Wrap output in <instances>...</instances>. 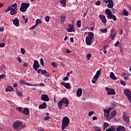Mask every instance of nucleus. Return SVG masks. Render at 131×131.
<instances>
[{
	"mask_svg": "<svg viewBox=\"0 0 131 131\" xmlns=\"http://www.w3.org/2000/svg\"><path fill=\"white\" fill-rule=\"evenodd\" d=\"M17 10V4L16 3H15L13 5L8 6L7 9L5 11V13L10 11V15H15L18 13Z\"/></svg>",
	"mask_w": 131,
	"mask_h": 131,
	"instance_id": "1",
	"label": "nucleus"
},
{
	"mask_svg": "<svg viewBox=\"0 0 131 131\" xmlns=\"http://www.w3.org/2000/svg\"><path fill=\"white\" fill-rule=\"evenodd\" d=\"M21 125V121L17 120L13 123L12 127L13 129H15L16 131H21L20 126Z\"/></svg>",
	"mask_w": 131,
	"mask_h": 131,
	"instance_id": "2",
	"label": "nucleus"
},
{
	"mask_svg": "<svg viewBox=\"0 0 131 131\" xmlns=\"http://www.w3.org/2000/svg\"><path fill=\"white\" fill-rule=\"evenodd\" d=\"M30 3H21L19 10L22 12H26L28 7H29Z\"/></svg>",
	"mask_w": 131,
	"mask_h": 131,
	"instance_id": "3",
	"label": "nucleus"
},
{
	"mask_svg": "<svg viewBox=\"0 0 131 131\" xmlns=\"http://www.w3.org/2000/svg\"><path fill=\"white\" fill-rule=\"evenodd\" d=\"M124 94L126 97H127L128 100L129 101V103L131 104V91H130V90L128 89H125L124 90Z\"/></svg>",
	"mask_w": 131,
	"mask_h": 131,
	"instance_id": "4",
	"label": "nucleus"
},
{
	"mask_svg": "<svg viewBox=\"0 0 131 131\" xmlns=\"http://www.w3.org/2000/svg\"><path fill=\"white\" fill-rule=\"evenodd\" d=\"M105 91H107V95H114L116 94L115 90L112 88H108L106 87Z\"/></svg>",
	"mask_w": 131,
	"mask_h": 131,
	"instance_id": "5",
	"label": "nucleus"
},
{
	"mask_svg": "<svg viewBox=\"0 0 131 131\" xmlns=\"http://www.w3.org/2000/svg\"><path fill=\"white\" fill-rule=\"evenodd\" d=\"M40 66L39 64V62L37 60H34V64L33 65V69L35 71H37V69H39Z\"/></svg>",
	"mask_w": 131,
	"mask_h": 131,
	"instance_id": "6",
	"label": "nucleus"
},
{
	"mask_svg": "<svg viewBox=\"0 0 131 131\" xmlns=\"http://www.w3.org/2000/svg\"><path fill=\"white\" fill-rule=\"evenodd\" d=\"M69 28H68L67 31L68 32H75V27L74 25H72V24H69Z\"/></svg>",
	"mask_w": 131,
	"mask_h": 131,
	"instance_id": "7",
	"label": "nucleus"
},
{
	"mask_svg": "<svg viewBox=\"0 0 131 131\" xmlns=\"http://www.w3.org/2000/svg\"><path fill=\"white\" fill-rule=\"evenodd\" d=\"M41 99L42 100L44 101L45 102H48L49 100V97L47 94H42L41 96Z\"/></svg>",
	"mask_w": 131,
	"mask_h": 131,
	"instance_id": "8",
	"label": "nucleus"
},
{
	"mask_svg": "<svg viewBox=\"0 0 131 131\" xmlns=\"http://www.w3.org/2000/svg\"><path fill=\"white\" fill-rule=\"evenodd\" d=\"M99 18L101 19V20L102 22V24H106V18L104 15L103 14H100L99 15Z\"/></svg>",
	"mask_w": 131,
	"mask_h": 131,
	"instance_id": "9",
	"label": "nucleus"
},
{
	"mask_svg": "<svg viewBox=\"0 0 131 131\" xmlns=\"http://www.w3.org/2000/svg\"><path fill=\"white\" fill-rule=\"evenodd\" d=\"M116 31L114 29H112V30L111 31V35H110V38L111 40H113L114 38L116 36Z\"/></svg>",
	"mask_w": 131,
	"mask_h": 131,
	"instance_id": "10",
	"label": "nucleus"
},
{
	"mask_svg": "<svg viewBox=\"0 0 131 131\" xmlns=\"http://www.w3.org/2000/svg\"><path fill=\"white\" fill-rule=\"evenodd\" d=\"M92 40L90 37H89L88 36L85 38V42L88 46H90L92 43Z\"/></svg>",
	"mask_w": 131,
	"mask_h": 131,
	"instance_id": "11",
	"label": "nucleus"
},
{
	"mask_svg": "<svg viewBox=\"0 0 131 131\" xmlns=\"http://www.w3.org/2000/svg\"><path fill=\"white\" fill-rule=\"evenodd\" d=\"M13 25L15 26L16 27H19V20L17 18L13 19L12 20Z\"/></svg>",
	"mask_w": 131,
	"mask_h": 131,
	"instance_id": "12",
	"label": "nucleus"
},
{
	"mask_svg": "<svg viewBox=\"0 0 131 131\" xmlns=\"http://www.w3.org/2000/svg\"><path fill=\"white\" fill-rule=\"evenodd\" d=\"M62 103L63 104H64V106L65 107H68V105H69V100L67 98H62Z\"/></svg>",
	"mask_w": 131,
	"mask_h": 131,
	"instance_id": "13",
	"label": "nucleus"
},
{
	"mask_svg": "<svg viewBox=\"0 0 131 131\" xmlns=\"http://www.w3.org/2000/svg\"><path fill=\"white\" fill-rule=\"evenodd\" d=\"M61 84L64 86L68 90H70L71 89V85L69 83H65V82H61Z\"/></svg>",
	"mask_w": 131,
	"mask_h": 131,
	"instance_id": "14",
	"label": "nucleus"
},
{
	"mask_svg": "<svg viewBox=\"0 0 131 131\" xmlns=\"http://www.w3.org/2000/svg\"><path fill=\"white\" fill-rule=\"evenodd\" d=\"M41 74L44 75L45 77H50L51 76V73L48 72L46 70H43L41 72Z\"/></svg>",
	"mask_w": 131,
	"mask_h": 131,
	"instance_id": "15",
	"label": "nucleus"
},
{
	"mask_svg": "<svg viewBox=\"0 0 131 131\" xmlns=\"http://www.w3.org/2000/svg\"><path fill=\"white\" fill-rule=\"evenodd\" d=\"M108 4L107 5V8L112 9L114 7V4L113 0H108Z\"/></svg>",
	"mask_w": 131,
	"mask_h": 131,
	"instance_id": "16",
	"label": "nucleus"
},
{
	"mask_svg": "<svg viewBox=\"0 0 131 131\" xmlns=\"http://www.w3.org/2000/svg\"><path fill=\"white\" fill-rule=\"evenodd\" d=\"M23 114L26 116H28L30 114V110L28 108H25L23 111Z\"/></svg>",
	"mask_w": 131,
	"mask_h": 131,
	"instance_id": "17",
	"label": "nucleus"
},
{
	"mask_svg": "<svg viewBox=\"0 0 131 131\" xmlns=\"http://www.w3.org/2000/svg\"><path fill=\"white\" fill-rule=\"evenodd\" d=\"M47 107V102H42V104H40V105L38 106V108H40V109L46 108Z\"/></svg>",
	"mask_w": 131,
	"mask_h": 131,
	"instance_id": "18",
	"label": "nucleus"
},
{
	"mask_svg": "<svg viewBox=\"0 0 131 131\" xmlns=\"http://www.w3.org/2000/svg\"><path fill=\"white\" fill-rule=\"evenodd\" d=\"M103 111H104V117H108L109 115H110L111 110H109L108 109H104L103 110Z\"/></svg>",
	"mask_w": 131,
	"mask_h": 131,
	"instance_id": "19",
	"label": "nucleus"
},
{
	"mask_svg": "<svg viewBox=\"0 0 131 131\" xmlns=\"http://www.w3.org/2000/svg\"><path fill=\"white\" fill-rule=\"evenodd\" d=\"M116 130L117 131H126V130L125 128V127L121 125L118 126V127L116 129Z\"/></svg>",
	"mask_w": 131,
	"mask_h": 131,
	"instance_id": "20",
	"label": "nucleus"
},
{
	"mask_svg": "<svg viewBox=\"0 0 131 131\" xmlns=\"http://www.w3.org/2000/svg\"><path fill=\"white\" fill-rule=\"evenodd\" d=\"M62 122L66 123L67 125H69L70 123V119L67 117H64L62 120Z\"/></svg>",
	"mask_w": 131,
	"mask_h": 131,
	"instance_id": "21",
	"label": "nucleus"
},
{
	"mask_svg": "<svg viewBox=\"0 0 131 131\" xmlns=\"http://www.w3.org/2000/svg\"><path fill=\"white\" fill-rule=\"evenodd\" d=\"M77 97H80L82 95V90L81 89H78L76 93Z\"/></svg>",
	"mask_w": 131,
	"mask_h": 131,
	"instance_id": "22",
	"label": "nucleus"
},
{
	"mask_svg": "<svg viewBox=\"0 0 131 131\" xmlns=\"http://www.w3.org/2000/svg\"><path fill=\"white\" fill-rule=\"evenodd\" d=\"M110 77L114 80H116L117 78L115 77V75L113 72H111L110 75Z\"/></svg>",
	"mask_w": 131,
	"mask_h": 131,
	"instance_id": "23",
	"label": "nucleus"
},
{
	"mask_svg": "<svg viewBox=\"0 0 131 131\" xmlns=\"http://www.w3.org/2000/svg\"><path fill=\"white\" fill-rule=\"evenodd\" d=\"M123 119H124V120L126 121L127 122L128 124H129V123L130 122V118H129V117L124 116Z\"/></svg>",
	"mask_w": 131,
	"mask_h": 131,
	"instance_id": "24",
	"label": "nucleus"
},
{
	"mask_svg": "<svg viewBox=\"0 0 131 131\" xmlns=\"http://www.w3.org/2000/svg\"><path fill=\"white\" fill-rule=\"evenodd\" d=\"M66 17H67L66 15H61V16L60 17L61 23H64V22H65Z\"/></svg>",
	"mask_w": 131,
	"mask_h": 131,
	"instance_id": "25",
	"label": "nucleus"
},
{
	"mask_svg": "<svg viewBox=\"0 0 131 131\" xmlns=\"http://www.w3.org/2000/svg\"><path fill=\"white\" fill-rule=\"evenodd\" d=\"M19 83L20 84V85H22V84H23V85H27V81L20 80L19 81Z\"/></svg>",
	"mask_w": 131,
	"mask_h": 131,
	"instance_id": "26",
	"label": "nucleus"
},
{
	"mask_svg": "<svg viewBox=\"0 0 131 131\" xmlns=\"http://www.w3.org/2000/svg\"><path fill=\"white\" fill-rule=\"evenodd\" d=\"M68 124L64 123L62 122V125H61V129H62V131H63L64 129L66 128V127H67L68 126Z\"/></svg>",
	"mask_w": 131,
	"mask_h": 131,
	"instance_id": "27",
	"label": "nucleus"
},
{
	"mask_svg": "<svg viewBox=\"0 0 131 131\" xmlns=\"http://www.w3.org/2000/svg\"><path fill=\"white\" fill-rule=\"evenodd\" d=\"M60 3L62 5V7H66L67 5V0H60Z\"/></svg>",
	"mask_w": 131,
	"mask_h": 131,
	"instance_id": "28",
	"label": "nucleus"
},
{
	"mask_svg": "<svg viewBox=\"0 0 131 131\" xmlns=\"http://www.w3.org/2000/svg\"><path fill=\"white\" fill-rule=\"evenodd\" d=\"M88 37L93 39L94 38V33L92 32H89Z\"/></svg>",
	"mask_w": 131,
	"mask_h": 131,
	"instance_id": "29",
	"label": "nucleus"
},
{
	"mask_svg": "<svg viewBox=\"0 0 131 131\" xmlns=\"http://www.w3.org/2000/svg\"><path fill=\"white\" fill-rule=\"evenodd\" d=\"M98 80V78L97 77H96V76L95 75V76L93 77V79L92 80V82L93 83V84H95L96 83V82Z\"/></svg>",
	"mask_w": 131,
	"mask_h": 131,
	"instance_id": "30",
	"label": "nucleus"
},
{
	"mask_svg": "<svg viewBox=\"0 0 131 131\" xmlns=\"http://www.w3.org/2000/svg\"><path fill=\"white\" fill-rule=\"evenodd\" d=\"M100 74H101V69L100 70V71H97L96 74L95 76L96 77H97L98 79L99 77H100Z\"/></svg>",
	"mask_w": 131,
	"mask_h": 131,
	"instance_id": "31",
	"label": "nucleus"
},
{
	"mask_svg": "<svg viewBox=\"0 0 131 131\" xmlns=\"http://www.w3.org/2000/svg\"><path fill=\"white\" fill-rule=\"evenodd\" d=\"M123 14L124 16H128L129 15V12L126 9L123 11Z\"/></svg>",
	"mask_w": 131,
	"mask_h": 131,
	"instance_id": "32",
	"label": "nucleus"
},
{
	"mask_svg": "<svg viewBox=\"0 0 131 131\" xmlns=\"http://www.w3.org/2000/svg\"><path fill=\"white\" fill-rule=\"evenodd\" d=\"M117 112L116 110H114L113 112L111 113V117H114L115 116V115L116 114Z\"/></svg>",
	"mask_w": 131,
	"mask_h": 131,
	"instance_id": "33",
	"label": "nucleus"
},
{
	"mask_svg": "<svg viewBox=\"0 0 131 131\" xmlns=\"http://www.w3.org/2000/svg\"><path fill=\"white\" fill-rule=\"evenodd\" d=\"M105 13H106L107 15H108L112 13V11L110 9H105Z\"/></svg>",
	"mask_w": 131,
	"mask_h": 131,
	"instance_id": "34",
	"label": "nucleus"
},
{
	"mask_svg": "<svg viewBox=\"0 0 131 131\" xmlns=\"http://www.w3.org/2000/svg\"><path fill=\"white\" fill-rule=\"evenodd\" d=\"M63 100H61L59 101L58 105V107L61 108L62 107V105L63 104Z\"/></svg>",
	"mask_w": 131,
	"mask_h": 131,
	"instance_id": "35",
	"label": "nucleus"
},
{
	"mask_svg": "<svg viewBox=\"0 0 131 131\" xmlns=\"http://www.w3.org/2000/svg\"><path fill=\"white\" fill-rule=\"evenodd\" d=\"M77 26L78 28H80L81 27V20H78L77 21Z\"/></svg>",
	"mask_w": 131,
	"mask_h": 131,
	"instance_id": "36",
	"label": "nucleus"
},
{
	"mask_svg": "<svg viewBox=\"0 0 131 131\" xmlns=\"http://www.w3.org/2000/svg\"><path fill=\"white\" fill-rule=\"evenodd\" d=\"M107 31V28H105V29H100V32L102 33H106Z\"/></svg>",
	"mask_w": 131,
	"mask_h": 131,
	"instance_id": "37",
	"label": "nucleus"
},
{
	"mask_svg": "<svg viewBox=\"0 0 131 131\" xmlns=\"http://www.w3.org/2000/svg\"><path fill=\"white\" fill-rule=\"evenodd\" d=\"M42 23V21L40 19H37L36 21V25L41 24Z\"/></svg>",
	"mask_w": 131,
	"mask_h": 131,
	"instance_id": "38",
	"label": "nucleus"
},
{
	"mask_svg": "<svg viewBox=\"0 0 131 131\" xmlns=\"http://www.w3.org/2000/svg\"><path fill=\"white\" fill-rule=\"evenodd\" d=\"M16 110L18 111L19 113H23V108L22 107H16Z\"/></svg>",
	"mask_w": 131,
	"mask_h": 131,
	"instance_id": "39",
	"label": "nucleus"
},
{
	"mask_svg": "<svg viewBox=\"0 0 131 131\" xmlns=\"http://www.w3.org/2000/svg\"><path fill=\"white\" fill-rule=\"evenodd\" d=\"M112 13H110V14L107 15V18L108 19H111L113 17Z\"/></svg>",
	"mask_w": 131,
	"mask_h": 131,
	"instance_id": "40",
	"label": "nucleus"
},
{
	"mask_svg": "<svg viewBox=\"0 0 131 131\" xmlns=\"http://www.w3.org/2000/svg\"><path fill=\"white\" fill-rule=\"evenodd\" d=\"M51 65L52 67H53L54 68H57V63H55V62H52L51 63Z\"/></svg>",
	"mask_w": 131,
	"mask_h": 131,
	"instance_id": "41",
	"label": "nucleus"
},
{
	"mask_svg": "<svg viewBox=\"0 0 131 131\" xmlns=\"http://www.w3.org/2000/svg\"><path fill=\"white\" fill-rule=\"evenodd\" d=\"M108 126V123L104 122L103 124V128H106Z\"/></svg>",
	"mask_w": 131,
	"mask_h": 131,
	"instance_id": "42",
	"label": "nucleus"
},
{
	"mask_svg": "<svg viewBox=\"0 0 131 131\" xmlns=\"http://www.w3.org/2000/svg\"><path fill=\"white\" fill-rule=\"evenodd\" d=\"M40 64H41L42 66H43V65H44V61H43V58H40Z\"/></svg>",
	"mask_w": 131,
	"mask_h": 131,
	"instance_id": "43",
	"label": "nucleus"
},
{
	"mask_svg": "<svg viewBox=\"0 0 131 131\" xmlns=\"http://www.w3.org/2000/svg\"><path fill=\"white\" fill-rule=\"evenodd\" d=\"M50 16H47L45 17V20L47 22H49L50 21Z\"/></svg>",
	"mask_w": 131,
	"mask_h": 131,
	"instance_id": "44",
	"label": "nucleus"
},
{
	"mask_svg": "<svg viewBox=\"0 0 131 131\" xmlns=\"http://www.w3.org/2000/svg\"><path fill=\"white\" fill-rule=\"evenodd\" d=\"M8 89H9V92H12V91H13V90H14V88H13L12 87V86H8Z\"/></svg>",
	"mask_w": 131,
	"mask_h": 131,
	"instance_id": "45",
	"label": "nucleus"
},
{
	"mask_svg": "<svg viewBox=\"0 0 131 131\" xmlns=\"http://www.w3.org/2000/svg\"><path fill=\"white\" fill-rule=\"evenodd\" d=\"M51 117L49 116H47L44 118V120L45 121L48 120L49 119H50Z\"/></svg>",
	"mask_w": 131,
	"mask_h": 131,
	"instance_id": "46",
	"label": "nucleus"
},
{
	"mask_svg": "<svg viewBox=\"0 0 131 131\" xmlns=\"http://www.w3.org/2000/svg\"><path fill=\"white\" fill-rule=\"evenodd\" d=\"M121 84H122L124 86H126L125 82L123 81L122 80H121Z\"/></svg>",
	"mask_w": 131,
	"mask_h": 131,
	"instance_id": "47",
	"label": "nucleus"
},
{
	"mask_svg": "<svg viewBox=\"0 0 131 131\" xmlns=\"http://www.w3.org/2000/svg\"><path fill=\"white\" fill-rule=\"evenodd\" d=\"M42 71H43V70L41 69H37V73L38 74H39L40 73H41Z\"/></svg>",
	"mask_w": 131,
	"mask_h": 131,
	"instance_id": "48",
	"label": "nucleus"
},
{
	"mask_svg": "<svg viewBox=\"0 0 131 131\" xmlns=\"http://www.w3.org/2000/svg\"><path fill=\"white\" fill-rule=\"evenodd\" d=\"M5 46V43H0V48H2Z\"/></svg>",
	"mask_w": 131,
	"mask_h": 131,
	"instance_id": "49",
	"label": "nucleus"
},
{
	"mask_svg": "<svg viewBox=\"0 0 131 131\" xmlns=\"http://www.w3.org/2000/svg\"><path fill=\"white\" fill-rule=\"evenodd\" d=\"M36 26H37L36 24L34 25V26H33L32 27L30 28V30H33V29H35Z\"/></svg>",
	"mask_w": 131,
	"mask_h": 131,
	"instance_id": "50",
	"label": "nucleus"
},
{
	"mask_svg": "<svg viewBox=\"0 0 131 131\" xmlns=\"http://www.w3.org/2000/svg\"><path fill=\"white\" fill-rule=\"evenodd\" d=\"M123 78L125 80H128V76H125V74L124 73L123 74Z\"/></svg>",
	"mask_w": 131,
	"mask_h": 131,
	"instance_id": "51",
	"label": "nucleus"
},
{
	"mask_svg": "<svg viewBox=\"0 0 131 131\" xmlns=\"http://www.w3.org/2000/svg\"><path fill=\"white\" fill-rule=\"evenodd\" d=\"M21 53L23 54H25V50L24 49V48H21Z\"/></svg>",
	"mask_w": 131,
	"mask_h": 131,
	"instance_id": "52",
	"label": "nucleus"
},
{
	"mask_svg": "<svg viewBox=\"0 0 131 131\" xmlns=\"http://www.w3.org/2000/svg\"><path fill=\"white\" fill-rule=\"evenodd\" d=\"M95 5H96V6H99V5H101V2H100V1H98L95 3Z\"/></svg>",
	"mask_w": 131,
	"mask_h": 131,
	"instance_id": "53",
	"label": "nucleus"
},
{
	"mask_svg": "<svg viewBox=\"0 0 131 131\" xmlns=\"http://www.w3.org/2000/svg\"><path fill=\"white\" fill-rule=\"evenodd\" d=\"M112 18H113L114 21H116L117 18H116V17L115 16V15L113 14Z\"/></svg>",
	"mask_w": 131,
	"mask_h": 131,
	"instance_id": "54",
	"label": "nucleus"
},
{
	"mask_svg": "<svg viewBox=\"0 0 131 131\" xmlns=\"http://www.w3.org/2000/svg\"><path fill=\"white\" fill-rule=\"evenodd\" d=\"M45 86V83H40V84H38V86Z\"/></svg>",
	"mask_w": 131,
	"mask_h": 131,
	"instance_id": "55",
	"label": "nucleus"
},
{
	"mask_svg": "<svg viewBox=\"0 0 131 131\" xmlns=\"http://www.w3.org/2000/svg\"><path fill=\"white\" fill-rule=\"evenodd\" d=\"M94 112H91L89 113V116H91L92 115H93L94 114Z\"/></svg>",
	"mask_w": 131,
	"mask_h": 131,
	"instance_id": "56",
	"label": "nucleus"
},
{
	"mask_svg": "<svg viewBox=\"0 0 131 131\" xmlns=\"http://www.w3.org/2000/svg\"><path fill=\"white\" fill-rule=\"evenodd\" d=\"M0 77H1V79H4L5 77V74L1 75H0Z\"/></svg>",
	"mask_w": 131,
	"mask_h": 131,
	"instance_id": "57",
	"label": "nucleus"
},
{
	"mask_svg": "<svg viewBox=\"0 0 131 131\" xmlns=\"http://www.w3.org/2000/svg\"><path fill=\"white\" fill-rule=\"evenodd\" d=\"M26 127V125H21L20 128V130H22V129H23L24 128Z\"/></svg>",
	"mask_w": 131,
	"mask_h": 131,
	"instance_id": "58",
	"label": "nucleus"
},
{
	"mask_svg": "<svg viewBox=\"0 0 131 131\" xmlns=\"http://www.w3.org/2000/svg\"><path fill=\"white\" fill-rule=\"evenodd\" d=\"M92 55L90 54H88L86 56L87 58H88V60H89V59H90V58L91 57Z\"/></svg>",
	"mask_w": 131,
	"mask_h": 131,
	"instance_id": "59",
	"label": "nucleus"
},
{
	"mask_svg": "<svg viewBox=\"0 0 131 131\" xmlns=\"http://www.w3.org/2000/svg\"><path fill=\"white\" fill-rule=\"evenodd\" d=\"M120 42L119 41H117L116 43L115 44V46L118 47L119 45Z\"/></svg>",
	"mask_w": 131,
	"mask_h": 131,
	"instance_id": "60",
	"label": "nucleus"
},
{
	"mask_svg": "<svg viewBox=\"0 0 131 131\" xmlns=\"http://www.w3.org/2000/svg\"><path fill=\"white\" fill-rule=\"evenodd\" d=\"M17 60L18 61H19V62H20V63L21 62V59L20 57H18V58H17Z\"/></svg>",
	"mask_w": 131,
	"mask_h": 131,
	"instance_id": "61",
	"label": "nucleus"
},
{
	"mask_svg": "<svg viewBox=\"0 0 131 131\" xmlns=\"http://www.w3.org/2000/svg\"><path fill=\"white\" fill-rule=\"evenodd\" d=\"M68 79H69V77H67V76H66V77H65L63 79V80H64V81H66V80H68Z\"/></svg>",
	"mask_w": 131,
	"mask_h": 131,
	"instance_id": "62",
	"label": "nucleus"
},
{
	"mask_svg": "<svg viewBox=\"0 0 131 131\" xmlns=\"http://www.w3.org/2000/svg\"><path fill=\"white\" fill-rule=\"evenodd\" d=\"M120 33L119 34L120 35H121L123 34V30L122 29L119 30Z\"/></svg>",
	"mask_w": 131,
	"mask_h": 131,
	"instance_id": "63",
	"label": "nucleus"
},
{
	"mask_svg": "<svg viewBox=\"0 0 131 131\" xmlns=\"http://www.w3.org/2000/svg\"><path fill=\"white\" fill-rule=\"evenodd\" d=\"M110 129L112 131H115V128H114V126H112Z\"/></svg>",
	"mask_w": 131,
	"mask_h": 131,
	"instance_id": "64",
	"label": "nucleus"
}]
</instances>
